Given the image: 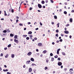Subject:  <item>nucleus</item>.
<instances>
[{
    "label": "nucleus",
    "mask_w": 74,
    "mask_h": 74,
    "mask_svg": "<svg viewBox=\"0 0 74 74\" xmlns=\"http://www.w3.org/2000/svg\"><path fill=\"white\" fill-rule=\"evenodd\" d=\"M30 60H28L26 62V64H28L30 63Z\"/></svg>",
    "instance_id": "5"
},
{
    "label": "nucleus",
    "mask_w": 74,
    "mask_h": 74,
    "mask_svg": "<svg viewBox=\"0 0 74 74\" xmlns=\"http://www.w3.org/2000/svg\"><path fill=\"white\" fill-rule=\"evenodd\" d=\"M24 30H26V28H24Z\"/></svg>",
    "instance_id": "64"
},
{
    "label": "nucleus",
    "mask_w": 74,
    "mask_h": 74,
    "mask_svg": "<svg viewBox=\"0 0 74 74\" xmlns=\"http://www.w3.org/2000/svg\"><path fill=\"white\" fill-rule=\"evenodd\" d=\"M40 25H41V26L42 25V24L41 23V22H40Z\"/></svg>",
    "instance_id": "52"
},
{
    "label": "nucleus",
    "mask_w": 74,
    "mask_h": 74,
    "mask_svg": "<svg viewBox=\"0 0 74 74\" xmlns=\"http://www.w3.org/2000/svg\"><path fill=\"white\" fill-rule=\"evenodd\" d=\"M38 8H42V5L40 4H38Z\"/></svg>",
    "instance_id": "2"
},
{
    "label": "nucleus",
    "mask_w": 74,
    "mask_h": 74,
    "mask_svg": "<svg viewBox=\"0 0 74 74\" xmlns=\"http://www.w3.org/2000/svg\"><path fill=\"white\" fill-rule=\"evenodd\" d=\"M60 49H58L57 51H58L59 52V51H60Z\"/></svg>",
    "instance_id": "57"
},
{
    "label": "nucleus",
    "mask_w": 74,
    "mask_h": 74,
    "mask_svg": "<svg viewBox=\"0 0 74 74\" xmlns=\"http://www.w3.org/2000/svg\"><path fill=\"white\" fill-rule=\"evenodd\" d=\"M38 45L39 47H41L42 46V43H39L38 44Z\"/></svg>",
    "instance_id": "7"
},
{
    "label": "nucleus",
    "mask_w": 74,
    "mask_h": 74,
    "mask_svg": "<svg viewBox=\"0 0 74 74\" xmlns=\"http://www.w3.org/2000/svg\"><path fill=\"white\" fill-rule=\"evenodd\" d=\"M57 54H59V51H57Z\"/></svg>",
    "instance_id": "53"
},
{
    "label": "nucleus",
    "mask_w": 74,
    "mask_h": 74,
    "mask_svg": "<svg viewBox=\"0 0 74 74\" xmlns=\"http://www.w3.org/2000/svg\"><path fill=\"white\" fill-rule=\"evenodd\" d=\"M56 37H58V36H59V35H58V34H56Z\"/></svg>",
    "instance_id": "36"
},
{
    "label": "nucleus",
    "mask_w": 74,
    "mask_h": 74,
    "mask_svg": "<svg viewBox=\"0 0 74 74\" xmlns=\"http://www.w3.org/2000/svg\"><path fill=\"white\" fill-rule=\"evenodd\" d=\"M10 36L11 37H13V36H14V35L13 34H10Z\"/></svg>",
    "instance_id": "19"
},
{
    "label": "nucleus",
    "mask_w": 74,
    "mask_h": 74,
    "mask_svg": "<svg viewBox=\"0 0 74 74\" xmlns=\"http://www.w3.org/2000/svg\"><path fill=\"white\" fill-rule=\"evenodd\" d=\"M29 71L30 72V73H31L32 71V68H30L29 69Z\"/></svg>",
    "instance_id": "6"
},
{
    "label": "nucleus",
    "mask_w": 74,
    "mask_h": 74,
    "mask_svg": "<svg viewBox=\"0 0 74 74\" xmlns=\"http://www.w3.org/2000/svg\"><path fill=\"white\" fill-rule=\"evenodd\" d=\"M15 57V55L14 54H12L11 55V57L12 58H14Z\"/></svg>",
    "instance_id": "10"
},
{
    "label": "nucleus",
    "mask_w": 74,
    "mask_h": 74,
    "mask_svg": "<svg viewBox=\"0 0 74 74\" xmlns=\"http://www.w3.org/2000/svg\"><path fill=\"white\" fill-rule=\"evenodd\" d=\"M43 53H47V50H44L43 51Z\"/></svg>",
    "instance_id": "21"
},
{
    "label": "nucleus",
    "mask_w": 74,
    "mask_h": 74,
    "mask_svg": "<svg viewBox=\"0 0 74 74\" xmlns=\"http://www.w3.org/2000/svg\"><path fill=\"white\" fill-rule=\"evenodd\" d=\"M26 39L27 40H29V39H30V38H29V37H27L26 38Z\"/></svg>",
    "instance_id": "29"
},
{
    "label": "nucleus",
    "mask_w": 74,
    "mask_h": 74,
    "mask_svg": "<svg viewBox=\"0 0 74 74\" xmlns=\"http://www.w3.org/2000/svg\"><path fill=\"white\" fill-rule=\"evenodd\" d=\"M61 36H62V37H63V36H64V35L62 34H61Z\"/></svg>",
    "instance_id": "50"
},
{
    "label": "nucleus",
    "mask_w": 74,
    "mask_h": 74,
    "mask_svg": "<svg viewBox=\"0 0 74 74\" xmlns=\"http://www.w3.org/2000/svg\"><path fill=\"white\" fill-rule=\"evenodd\" d=\"M4 13H5V16H7V13H6V11H4Z\"/></svg>",
    "instance_id": "13"
},
{
    "label": "nucleus",
    "mask_w": 74,
    "mask_h": 74,
    "mask_svg": "<svg viewBox=\"0 0 74 74\" xmlns=\"http://www.w3.org/2000/svg\"><path fill=\"white\" fill-rule=\"evenodd\" d=\"M7 74H11V73H10L9 72H8L7 73Z\"/></svg>",
    "instance_id": "40"
},
{
    "label": "nucleus",
    "mask_w": 74,
    "mask_h": 74,
    "mask_svg": "<svg viewBox=\"0 0 74 74\" xmlns=\"http://www.w3.org/2000/svg\"><path fill=\"white\" fill-rule=\"evenodd\" d=\"M69 71H70V72H71V71H73V69L72 68L70 69L69 70Z\"/></svg>",
    "instance_id": "22"
},
{
    "label": "nucleus",
    "mask_w": 74,
    "mask_h": 74,
    "mask_svg": "<svg viewBox=\"0 0 74 74\" xmlns=\"http://www.w3.org/2000/svg\"><path fill=\"white\" fill-rule=\"evenodd\" d=\"M34 40H37V38L36 37L34 38Z\"/></svg>",
    "instance_id": "51"
},
{
    "label": "nucleus",
    "mask_w": 74,
    "mask_h": 74,
    "mask_svg": "<svg viewBox=\"0 0 74 74\" xmlns=\"http://www.w3.org/2000/svg\"><path fill=\"white\" fill-rule=\"evenodd\" d=\"M8 56H9L8 54H7L6 55V56H5V58H7V57Z\"/></svg>",
    "instance_id": "23"
},
{
    "label": "nucleus",
    "mask_w": 74,
    "mask_h": 74,
    "mask_svg": "<svg viewBox=\"0 0 74 74\" xmlns=\"http://www.w3.org/2000/svg\"><path fill=\"white\" fill-rule=\"evenodd\" d=\"M7 31L8 32V33H9V32H10V29H9L7 30Z\"/></svg>",
    "instance_id": "34"
},
{
    "label": "nucleus",
    "mask_w": 74,
    "mask_h": 74,
    "mask_svg": "<svg viewBox=\"0 0 74 74\" xmlns=\"http://www.w3.org/2000/svg\"><path fill=\"white\" fill-rule=\"evenodd\" d=\"M38 11L39 12H41V11H40V10H38Z\"/></svg>",
    "instance_id": "56"
},
{
    "label": "nucleus",
    "mask_w": 74,
    "mask_h": 74,
    "mask_svg": "<svg viewBox=\"0 0 74 74\" xmlns=\"http://www.w3.org/2000/svg\"><path fill=\"white\" fill-rule=\"evenodd\" d=\"M18 21H19V20L18 19H17L16 20V23H18Z\"/></svg>",
    "instance_id": "55"
},
{
    "label": "nucleus",
    "mask_w": 74,
    "mask_h": 74,
    "mask_svg": "<svg viewBox=\"0 0 74 74\" xmlns=\"http://www.w3.org/2000/svg\"><path fill=\"white\" fill-rule=\"evenodd\" d=\"M56 33H59V30L58 29H57L56 30Z\"/></svg>",
    "instance_id": "35"
},
{
    "label": "nucleus",
    "mask_w": 74,
    "mask_h": 74,
    "mask_svg": "<svg viewBox=\"0 0 74 74\" xmlns=\"http://www.w3.org/2000/svg\"><path fill=\"white\" fill-rule=\"evenodd\" d=\"M16 19H19V17L17 16L16 17Z\"/></svg>",
    "instance_id": "59"
},
{
    "label": "nucleus",
    "mask_w": 74,
    "mask_h": 74,
    "mask_svg": "<svg viewBox=\"0 0 74 74\" xmlns=\"http://www.w3.org/2000/svg\"><path fill=\"white\" fill-rule=\"evenodd\" d=\"M38 30V28H36V30Z\"/></svg>",
    "instance_id": "62"
},
{
    "label": "nucleus",
    "mask_w": 74,
    "mask_h": 74,
    "mask_svg": "<svg viewBox=\"0 0 74 74\" xmlns=\"http://www.w3.org/2000/svg\"><path fill=\"white\" fill-rule=\"evenodd\" d=\"M64 71H67V68H64Z\"/></svg>",
    "instance_id": "47"
},
{
    "label": "nucleus",
    "mask_w": 74,
    "mask_h": 74,
    "mask_svg": "<svg viewBox=\"0 0 74 74\" xmlns=\"http://www.w3.org/2000/svg\"><path fill=\"white\" fill-rule=\"evenodd\" d=\"M32 66H36V64L34 63H32Z\"/></svg>",
    "instance_id": "32"
},
{
    "label": "nucleus",
    "mask_w": 74,
    "mask_h": 74,
    "mask_svg": "<svg viewBox=\"0 0 74 74\" xmlns=\"http://www.w3.org/2000/svg\"><path fill=\"white\" fill-rule=\"evenodd\" d=\"M64 14H65V15H66V14H67V12H66V11H64Z\"/></svg>",
    "instance_id": "28"
},
{
    "label": "nucleus",
    "mask_w": 74,
    "mask_h": 74,
    "mask_svg": "<svg viewBox=\"0 0 74 74\" xmlns=\"http://www.w3.org/2000/svg\"><path fill=\"white\" fill-rule=\"evenodd\" d=\"M41 3L42 4H44L45 3V1H42L41 2Z\"/></svg>",
    "instance_id": "17"
},
{
    "label": "nucleus",
    "mask_w": 74,
    "mask_h": 74,
    "mask_svg": "<svg viewBox=\"0 0 74 74\" xmlns=\"http://www.w3.org/2000/svg\"><path fill=\"white\" fill-rule=\"evenodd\" d=\"M52 44L53 45H54V44H55V42H53L52 43Z\"/></svg>",
    "instance_id": "63"
},
{
    "label": "nucleus",
    "mask_w": 74,
    "mask_h": 74,
    "mask_svg": "<svg viewBox=\"0 0 74 74\" xmlns=\"http://www.w3.org/2000/svg\"><path fill=\"white\" fill-rule=\"evenodd\" d=\"M45 2L46 3H47L48 2V0H46Z\"/></svg>",
    "instance_id": "39"
},
{
    "label": "nucleus",
    "mask_w": 74,
    "mask_h": 74,
    "mask_svg": "<svg viewBox=\"0 0 74 74\" xmlns=\"http://www.w3.org/2000/svg\"><path fill=\"white\" fill-rule=\"evenodd\" d=\"M62 55H64V56H65V55H66L65 53H64V52H62Z\"/></svg>",
    "instance_id": "16"
},
{
    "label": "nucleus",
    "mask_w": 74,
    "mask_h": 74,
    "mask_svg": "<svg viewBox=\"0 0 74 74\" xmlns=\"http://www.w3.org/2000/svg\"><path fill=\"white\" fill-rule=\"evenodd\" d=\"M14 38H15L16 39L17 38H18V36L17 35H15L14 37Z\"/></svg>",
    "instance_id": "18"
},
{
    "label": "nucleus",
    "mask_w": 74,
    "mask_h": 74,
    "mask_svg": "<svg viewBox=\"0 0 74 74\" xmlns=\"http://www.w3.org/2000/svg\"><path fill=\"white\" fill-rule=\"evenodd\" d=\"M14 41L16 43H17V44H18L19 43V41L18 40H16V39H15L14 40Z\"/></svg>",
    "instance_id": "3"
},
{
    "label": "nucleus",
    "mask_w": 74,
    "mask_h": 74,
    "mask_svg": "<svg viewBox=\"0 0 74 74\" xmlns=\"http://www.w3.org/2000/svg\"><path fill=\"white\" fill-rule=\"evenodd\" d=\"M42 7L43 8H45V6H43Z\"/></svg>",
    "instance_id": "61"
},
{
    "label": "nucleus",
    "mask_w": 74,
    "mask_h": 74,
    "mask_svg": "<svg viewBox=\"0 0 74 74\" xmlns=\"http://www.w3.org/2000/svg\"><path fill=\"white\" fill-rule=\"evenodd\" d=\"M31 54H32V53L31 52H29L28 53L27 55H28V56H30Z\"/></svg>",
    "instance_id": "4"
},
{
    "label": "nucleus",
    "mask_w": 74,
    "mask_h": 74,
    "mask_svg": "<svg viewBox=\"0 0 74 74\" xmlns=\"http://www.w3.org/2000/svg\"><path fill=\"white\" fill-rule=\"evenodd\" d=\"M60 25V23H58V24H57V26H58V27H59V25Z\"/></svg>",
    "instance_id": "24"
},
{
    "label": "nucleus",
    "mask_w": 74,
    "mask_h": 74,
    "mask_svg": "<svg viewBox=\"0 0 74 74\" xmlns=\"http://www.w3.org/2000/svg\"><path fill=\"white\" fill-rule=\"evenodd\" d=\"M19 25L20 26H23V24L20 23L19 24Z\"/></svg>",
    "instance_id": "27"
},
{
    "label": "nucleus",
    "mask_w": 74,
    "mask_h": 74,
    "mask_svg": "<svg viewBox=\"0 0 74 74\" xmlns=\"http://www.w3.org/2000/svg\"><path fill=\"white\" fill-rule=\"evenodd\" d=\"M30 37H33V35H30L29 36Z\"/></svg>",
    "instance_id": "46"
},
{
    "label": "nucleus",
    "mask_w": 74,
    "mask_h": 74,
    "mask_svg": "<svg viewBox=\"0 0 74 74\" xmlns=\"http://www.w3.org/2000/svg\"><path fill=\"white\" fill-rule=\"evenodd\" d=\"M24 2L23 1H22L20 4L21 5H22V3H23Z\"/></svg>",
    "instance_id": "45"
},
{
    "label": "nucleus",
    "mask_w": 74,
    "mask_h": 74,
    "mask_svg": "<svg viewBox=\"0 0 74 74\" xmlns=\"http://www.w3.org/2000/svg\"><path fill=\"white\" fill-rule=\"evenodd\" d=\"M31 60L32 61V62H34V58H31Z\"/></svg>",
    "instance_id": "11"
},
{
    "label": "nucleus",
    "mask_w": 74,
    "mask_h": 74,
    "mask_svg": "<svg viewBox=\"0 0 74 74\" xmlns=\"http://www.w3.org/2000/svg\"><path fill=\"white\" fill-rule=\"evenodd\" d=\"M58 60H60V58H58Z\"/></svg>",
    "instance_id": "44"
},
{
    "label": "nucleus",
    "mask_w": 74,
    "mask_h": 74,
    "mask_svg": "<svg viewBox=\"0 0 74 74\" xmlns=\"http://www.w3.org/2000/svg\"><path fill=\"white\" fill-rule=\"evenodd\" d=\"M70 22H73V19L72 18H71L70 19Z\"/></svg>",
    "instance_id": "14"
},
{
    "label": "nucleus",
    "mask_w": 74,
    "mask_h": 74,
    "mask_svg": "<svg viewBox=\"0 0 74 74\" xmlns=\"http://www.w3.org/2000/svg\"><path fill=\"white\" fill-rule=\"evenodd\" d=\"M27 24L28 25H30V24H31V23L30 22H28L27 23Z\"/></svg>",
    "instance_id": "43"
},
{
    "label": "nucleus",
    "mask_w": 74,
    "mask_h": 74,
    "mask_svg": "<svg viewBox=\"0 0 74 74\" xmlns=\"http://www.w3.org/2000/svg\"><path fill=\"white\" fill-rule=\"evenodd\" d=\"M71 12H74V10H72L71 11Z\"/></svg>",
    "instance_id": "60"
},
{
    "label": "nucleus",
    "mask_w": 74,
    "mask_h": 74,
    "mask_svg": "<svg viewBox=\"0 0 74 74\" xmlns=\"http://www.w3.org/2000/svg\"><path fill=\"white\" fill-rule=\"evenodd\" d=\"M53 60H54V58H51V62H53Z\"/></svg>",
    "instance_id": "25"
},
{
    "label": "nucleus",
    "mask_w": 74,
    "mask_h": 74,
    "mask_svg": "<svg viewBox=\"0 0 74 74\" xmlns=\"http://www.w3.org/2000/svg\"><path fill=\"white\" fill-rule=\"evenodd\" d=\"M50 55L51 56H53V54L52 53H50Z\"/></svg>",
    "instance_id": "38"
},
{
    "label": "nucleus",
    "mask_w": 74,
    "mask_h": 74,
    "mask_svg": "<svg viewBox=\"0 0 74 74\" xmlns=\"http://www.w3.org/2000/svg\"><path fill=\"white\" fill-rule=\"evenodd\" d=\"M3 32L4 33H7V30H4V31H3Z\"/></svg>",
    "instance_id": "37"
},
{
    "label": "nucleus",
    "mask_w": 74,
    "mask_h": 74,
    "mask_svg": "<svg viewBox=\"0 0 74 74\" xmlns=\"http://www.w3.org/2000/svg\"><path fill=\"white\" fill-rule=\"evenodd\" d=\"M4 18H2L1 19V21H4Z\"/></svg>",
    "instance_id": "58"
},
{
    "label": "nucleus",
    "mask_w": 74,
    "mask_h": 74,
    "mask_svg": "<svg viewBox=\"0 0 74 74\" xmlns=\"http://www.w3.org/2000/svg\"><path fill=\"white\" fill-rule=\"evenodd\" d=\"M54 58H58V56L57 55L55 56H54Z\"/></svg>",
    "instance_id": "31"
},
{
    "label": "nucleus",
    "mask_w": 74,
    "mask_h": 74,
    "mask_svg": "<svg viewBox=\"0 0 74 74\" xmlns=\"http://www.w3.org/2000/svg\"><path fill=\"white\" fill-rule=\"evenodd\" d=\"M58 66H62V63L61 62H58Z\"/></svg>",
    "instance_id": "1"
},
{
    "label": "nucleus",
    "mask_w": 74,
    "mask_h": 74,
    "mask_svg": "<svg viewBox=\"0 0 74 74\" xmlns=\"http://www.w3.org/2000/svg\"><path fill=\"white\" fill-rule=\"evenodd\" d=\"M32 34V31H29L28 33V34Z\"/></svg>",
    "instance_id": "9"
},
{
    "label": "nucleus",
    "mask_w": 74,
    "mask_h": 74,
    "mask_svg": "<svg viewBox=\"0 0 74 74\" xmlns=\"http://www.w3.org/2000/svg\"><path fill=\"white\" fill-rule=\"evenodd\" d=\"M3 56V53H1V56Z\"/></svg>",
    "instance_id": "49"
},
{
    "label": "nucleus",
    "mask_w": 74,
    "mask_h": 74,
    "mask_svg": "<svg viewBox=\"0 0 74 74\" xmlns=\"http://www.w3.org/2000/svg\"><path fill=\"white\" fill-rule=\"evenodd\" d=\"M51 3H53V0H51Z\"/></svg>",
    "instance_id": "41"
},
{
    "label": "nucleus",
    "mask_w": 74,
    "mask_h": 74,
    "mask_svg": "<svg viewBox=\"0 0 74 74\" xmlns=\"http://www.w3.org/2000/svg\"><path fill=\"white\" fill-rule=\"evenodd\" d=\"M4 50H7V47H5L4 48Z\"/></svg>",
    "instance_id": "48"
},
{
    "label": "nucleus",
    "mask_w": 74,
    "mask_h": 74,
    "mask_svg": "<svg viewBox=\"0 0 74 74\" xmlns=\"http://www.w3.org/2000/svg\"><path fill=\"white\" fill-rule=\"evenodd\" d=\"M11 12L12 13H14V9H12L11 10Z\"/></svg>",
    "instance_id": "33"
},
{
    "label": "nucleus",
    "mask_w": 74,
    "mask_h": 74,
    "mask_svg": "<svg viewBox=\"0 0 74 74\" xmlns=\"http://www.w3.org/2000/svg\"><path fill=\"white\" fill-rule=\"evenodd\" d=\"M64 33H66V34H69V32L68 31H65L64 32Z\"/></svg>",
    "instance_id": "8"
},
{
    "label": "nucleus",
    "mask_w": 74,
    "mask_h": 74,
    "mask_svg": "<svg viewBox=\"0 0 74 74\" xmlns=\"http://www.w3.org/2000/svg\"><path fill=\"white\" fill-rule=\"evenodd\" d=\"M11 44H9L8 46V48H10V47H11Z\"/></svg>",
    "instance_id": "26"
},
{
    "label": "nucleus",
    "mask_w": 74,
    "mask_h": 74,
    "mask_svg": "<svg viewBox=\"0 0 74 74\" xmlns=\"http://www.w3.org/2000/svg\"><path fill=\"white\" fill-rule=\"evenodd\" d=\"M3 71H4V72H6L8 71V69H6V70L3 69Z\"/></svg>",
    "instance_id": "12"
},
{
    "label": "nucleus",
    "mask_w": 74,
    "mask_h": 74,
    "mask_svg": "<svg viewBox=\"0 0 74 74\" xmlns=\"http://www.w3.org/2000/svg\"><path fill=\"white\" fill-rule=\"evenodd\" d=\"M45 70H47L48 69V68L47 67H45Z\"/></svg>",
    "instance_id": "54"
},
{
    "label": "nucleus",
    "mask_w": 74,
    "mask_h": 74,
    "mask_svg": "<svg viewBox=\"0 0 74 74\" xmlns=\"http://www.w3.org/2000/svg\"><path fill=\"white\" fill-rule=\"evenodd\" d=\"M54 18L55 19H56L57 18V16L56 15L54 16Z\"/></svg>",
    "instance_id": "30"
},
{
    "label": "nucleus",
    "mask_w": 74,
    "mask_h": 74,
    "mask_svg": "<svg viewBox=\"0 0 74 74\" xmlns=\"http://www.w3.org/2000/svg\"><path fill=\"white\" fill-rule=\"evenodd\" d=\"M60 42H62V41H63V40H62V39H60Z\"/></svg>",
    "instance_id": "42"
},
{
    "label": "nucleus",
    "mask_w": 74,
    "mask_h": 74,
    "mask_svg": "<svg viewBox=\"0 0 74 74\" xmlns=\"http://www.w3.org/2000/svg\"><path fill=\"white\" fill-rule=\"evenodd\" d=\"M27 35H23V38H26V37H27Z\"/></svg>",
    "instance_id": "15"
},
{
    "label": "nucleus",
    "mask_w": 74,
    "mask_h": 74,
    "mask_svg": "<svg viewBox=\"0 0 74 74\" xmlns=\"http://www.w3.org/2000/svg\"><path fill=\"white\" fill-rule=\"evenodd\" d=\"M46 62L47 63H48L49 62V60L48 58H47L46 59Z\"/></svg>",
    "instance_id": "20"
}]
</instances>
